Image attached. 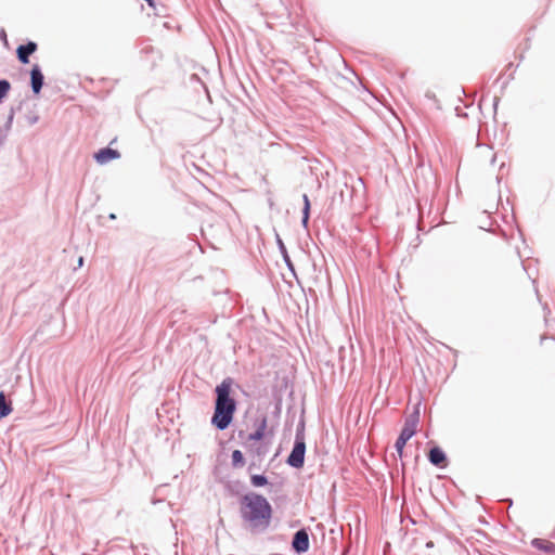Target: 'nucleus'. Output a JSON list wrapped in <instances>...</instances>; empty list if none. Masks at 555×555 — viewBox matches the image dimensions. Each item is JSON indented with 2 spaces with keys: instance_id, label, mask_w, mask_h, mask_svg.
I'll return each instance as SVG.
<instances>
[{
  "instance_id": "1",
  "label": "nucleus",
  "mask_w": 555,
  "mask_h": 555,
  "mask_svg": "<svg viewBox=\"0 0 555 555\" xmlns=\"http://www.w3.org/2000/svg\"><path fill=\"white\" fill-rule=\"evenodd\" d=\"M242 518L253 528H267L272 517V508L267 499L257 493H247L241 499Z\"/></svg>"
},
{
  "instance_id": "3",
  "label": "nucleus",
  "mask_w": 555,
  "mask_h": 555,
  "mask_svg": "<svg viewBox=\"0 0 555 555\" xmlns=\"http://www.w3.org/2000/svg\"><path fill=\"white\" fill-rule=\"evenodd\" d=\"M305 451H306V444H305L304 436L297 435L294 448L287 459V463L295 468L302 467L304 462H305Z\"/></svg>"
},
{
  "instance_id": "8",
  "label": "nucleus",
  "mask_w": 555,
  "mask_h": 555,
  "mask_svg": "<svg viewBox=\"0 0 555 555\" xmlns=\"http://www.w3.org/2000/svg\"><path fill=\"white\" fill-rule=\"evenodd\" d=\"M33 91L38 94L43 85V75L38 65H35L30 72Z\"/></svg>"
},
{
  "instance_id": "9",
  "label": "nucleus",
  "mask_w": 555,
  "mask_h": 555,
  "mask_svg": "<svg viewBox=\"0 0 555 555\" xmlns=\"http://www.w3.org/2000/svg\"><path fill=\"white\" fill-rule=\"evenodd\" d=\"M428 459H429L430 463H433L436 466H439V467L446 466V462H447L446 454L439 447H435V448L430 449V451L428 453Z\"/></svg>"
},
{
  "instance_id": "5",
  "label": "nucleus",
  "mask_w": 555,
  "mask_h": 555,
  "mask_svg": "<svg viewBox=\"0 0 555 555\" xmlns=\"http://www.w3.org/2000/svg\"><path fill=\"white\" fill-rule=\"evenodd\" d=\"M293 547L297 553L307 552L309 548V537L306 530L297 531L293 539Z\"/></svg>"
},
{
  "instance_id": "15",
  "label": "nucleus",
  "mask_w": 555,
  "mask_h": 555,
  "mask_svg": "<svg viewBox=\"0 0 555 555\" xmlns=\"http://www.w3.org/2000/svg\"><path fill=\"white\" fill-rule=\"evenodd\" d=\"M232 463L234 466H242L244 465V456L243 453L240 450H234L232 452Z\"/></svg>"
},
{
  "instance_id": "7",
  "label": "nucleus",
  "mask_w": 555,
  "mask_h": 555,
  "mask_svg": "<svg viewBox=\"0 0 555 555\" xmlns=\"http://www.w3.org/2000/svg\"><path fill=\"white\" fill-rule=\"evenodd\" d=\"M37 50V44L33 41H29L27 44H22L17 48L16 53L21 63L28 64L29 55L33 54Z\"/></svg>"
},
{
  "instance_id": "13",
  "label": "nucleus",
  "mask_w": 555,
  "mask_h": 555,
  "mask_svg": "<svg viewBox=\"0 0 555 555\" xmlns=\"http://www.w3.org/2000/svg\"><path fill=\"white\" fill-rule=\"evenodd\" d=\"M12 409L7 404L5 397L0 393V417H4L11 413Z\"/></svg>"
},
{
  "instance_id": "17",
  "label": "nucleus",
  "mask_w": 555,
  "mask_h": 555,
  "mask_svg": "<svg viewBox=\"0 0 555 555\" xmlns=\"http://www.w3.org/2000/svg\"><path fill=\"white\" fill-rule=\"evenodd\" d=\"M304 203H305V206H304V217H302V222L306 224L309 220V211H310V202H309V198H308V195H304Z\"/></svg>"
},
{
  "instance_id": "12",
  "label": "nucleus",
  "mask_w": 555,
  "mask_h": 555,
  "mask_svg": "<svg viewBox=\"0 0 555 555\" xmlns=\"http://www.w3.org/2000/svg\"><path fill=\"white\" fill-rule=\"evenodd\" d=\"M149 7L153 10L154 15H160L165 11V5L162 0H145Z\"/></svg>"
},
{
  "instance_id": "6",
  "label": "nucleus",
  "mask_w": 555,
  "mask_h": 555,
  "mask_svg": "<svg viewBox=\"0 0 555 555\" xmlns=\"http://www.w3.org/2000/svg\"><path fill=\"white\" fill-rule=\"evenodd\" d=\"M119 153L116 150L105 147L101 149L99 152L94 154V159L98 164L104 165L107 164L111 160H114L116 158H119Z\"/></svg>"
},
{
  "instance_id": "4",
  "label": "nucleus",
  "mask_w": 555,
  "mask_h": 555,
  "mask_svg": "<svg viewBox=\"0 0 555 555\" xmlns=\"http://www.w3.org/2000/svg\"><path fill=\"white\" fill-rule=\"evenodd\" d=\"M420 422L418 412H414L405 418L404 426L399 435V437H403L406 440H410L417 431V426Z\"/></svg>"
},
{
  "instance_id": "11",
  "label": "nucleus",
  "mask_w": 555,
  "mask_h": 555,
  "mask_svg": "<svg viewBox=\"0 0 555 555\" xmlns=\"http://www.w3.org/2000/svg\"><path fill=\"white\" fill-rule=\"evenodd\" d=\"M267 428V420L262 418L257 430L248 436L250 441H259L263 438Z\"/></svg>"
},
{
  "instance_id": "2",
  "label": "nucleus",
  "mask_w": 555,
  "mask_h": 555,
  "mask_svg": "<svg viewBox=\"0 0 555 555\" xmlns=\"http://www.w3.org/2000/svg\"><path fill=\"white\" fill-rule=\"evenodd\" d=\"M231 389V378L223 379L216 387L217 400L211 422L220 430L225 429L231 424L236 410V403L230 396Z\"/></svg>"
},
{
  "instance_id": "10",
  "label": "nucleus",
  "mask_w": 555,
  "mask_h": 555,
  "mask_svg": "<svg viewBox=\"0 0 555 555\" xmlns=\"http://www.w3.org/2000/svg\"><path fill=\"white\" fill-rule=\"evenodd\" d=\"M531 544L545 553H555V544L545 539H533Z\"/></svg>"
},
{
  "instance_id": "18",
  "label": "nucleus",
  "mask_w": 555,
  "mask_h": 555,
  "mask_svg": "<svg viewBox=\"0 0 555 555\" xmlns=\"http://www.w3.org/2000/svg\"><path fill=\"white\" fill-rule=\"evenodd\" d=\"M82 262H83V258L80 257L79 260H78L79 266H82Z\"/></svg>"
},
{
  "instance_id": "16",
  "label": "nucleus",
  "mask_w": 555,
  "mask_h": 555,
  "mask_svg": "<svg viewBox=\"0 0 555 555\" xmlns=\"http://www.w3.org/2000/svg\"><path fill=\"white\" fill-rule=\"evenodd\" d=\"M250 481L254 487H262L268 483L267 478L262 475H253Z\"/></svg>"
},
{
  "instance_id": "14",
  "label": "nucleus",
  "mask_w": 555,
  "mask_h": 555,
  "mask_svg": "<svg viewBox=\"0 0 555 555\" xmlns=\"http://www.w3.org/2000/svg\"><path fill=\"white\" fill-rule=\"evenodd\" d=\"M408 441L409 440L404 439L403 437H398V439L395 443V448H396L399 459L403 457V449Z\"/></svg>"
}]
</instances>
